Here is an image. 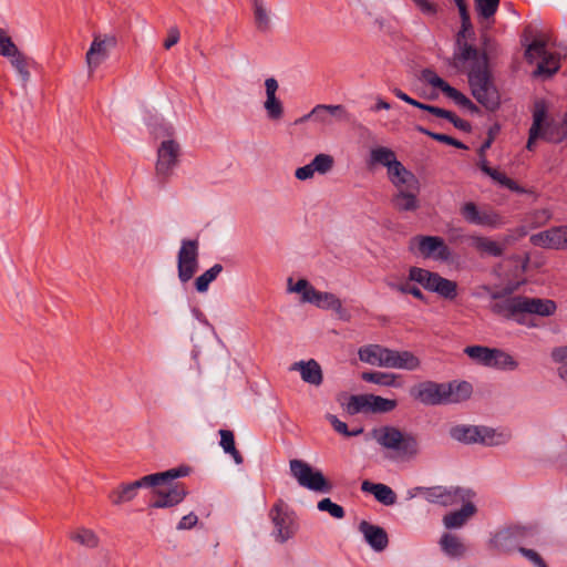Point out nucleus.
Segmentation results:
<instances>
[{
  "mask_svg": "<svg viewBox=\"0 0 567 567\" xmlns=\"http://www.w3.org/2000/svg\"><path fill=\"white\" fill-rule=\"evenodd\" d=\"M473 386L467 381L453 380L435 382L424 380L415 383L409 390L410 396L426 406H437L462 403L471 398Z\"/></svg>",
  "mask_w": 567,
  "mask_h": 567,
  "instance_id": "1",
  "label": "nucleus"
},
{
  "mask_svg": "<svg viewBox=\"0 0 567 567\" xmlns=\"http://www.w3.org/2000/svg\"><path fill=\"white\" fill-rule=\"evenodd\" d=\"M556 308L555 301L550 299L529 298L525 296L509 297L494 302L491 306L493 313L506 319H515L519 323L523 322L518 318L520 315L530 313L549 317L555 313Z\"/></svg>",
  "mask_w": 567,
  "mask_h": 567,
  "instance_id": "2",
  "label": "nucleus"
},
{
  "mask_svg": "<svg viewBox=\"0 0 567 567\" xmlns=\"http://www.w3.org/2000/svg\"><path fill=\"white\" fill-rule=\"evenodd\" d=\"M189 467L179 466L165 472L145 475L137 481L123 483L109 494L113 505H121L135 498L137 491L143 487H158L168 482L188 475Z\"/></svg>",
  "mask_w": 567,
  "mask_h": 567,
  "instance_id": "3",
  "label": "nucleus"
},
{
  "mask_svg": "<svg viewBox=\"0 0 567 567\" xmlns=\"http://www.w3.org/2000/svg\"><path fill=\"white\" fill-rule=\"evenodd\" d=\"M468 84L474 99L487 111L494 112L501 106V95L495 86L489 69L484 64L482 68H471L468 73Z\"/></svg>",
  "mask_w": 567,
  "mask_h": 567,
  "instance_id": "4",
  "label": "nucleus"
},
{
  "mask_svg": "<svg viewBox=\"0 0 567 567\" xmlns=\"http://www.w3.org/2000/svg\"><path fill=\"white\" fill-rule=\"evenodd\" d=\"M373 436L381 446L394 451L399 457L410 460L419 454V441L413 433L386 425L374 430Z\"/></svg>",
  "mask_w": 567,
  "mask_h": 567,
  "instance_id": "5",
  "label": "nucleus"
},
{
  "mask_svg": "<svg viewBox=\"0 0 567 567\" xmlns=\"http://www.w3.org/2000/svg\"><path fill=\"white\" fill-rule=\"evenodd\" d=\"M535 56L539 58L540 61L534 71V75L549 79L559 71L561 59L566 56V48L549 51L544 40H534L525 50V59L533 63Z\"/></svg>",
  "mask_w": 567,
  "mask_h": 567,
  "instance_id": "6",
  "label": "nucleus"
},
{
  "mask_svg": "<svg viewBox=\"0 0 567 567\" xmlns=\"http://www.w3.org/2000/svg\"><path fill=\"white\" fill-rule=\"evenodd\" d=\"M164 131V135L168 138L164 140L159 144L157 148V161L155 165V174L162 185H165L168 182L174 168L179 163V156L182 154L179 143L171 138L174 134V128L168 126Z\"/></svg>",
  "mask_w": 567,
  "mask_h": 567,
  "instance_id": "7",
  "label": "nucleus"
},
{
  "mask_svg": "<svg viewBox=\"0 0 567 567\" xmlns=\"http://www.w3.org/2000/svg\"><path fill=\"white\" fill-rule=\"evenodd\" d=\"M274 529L271 536L279 544H285L293 538L299 529L298 517L284 501L279 499L268 514Z\"/></svg>",
  "mask_w": 567,
  "mask_h": 567,
  "instance_id": "8",
  "label": "nucleus"
},
{
  "mask_svg": "<svg viewBox=\"0 0 567 567\" xmlns=\"http://www.w3.org/2000/svg\"><path fill=\"white\" fill-rule=\"evenodd\" d=\"M409 250L424 259H434L441 262L453 260L451 248L440 236L416 235L410 239Z\"/></svg>",
  "mask_w": 567,
  "mask_h": 567,
  "instance_id": "9",
  "label": "nucleus"
},
{
  "mask_svg": "<svg viewBox=\"0 0 567 567\" xmlns=\"http://www.w3.org/2000/svg\"><path fill=\"white\" fill-rule=\"evenodd\" d=\"M289 466L291 475L300 486L319 493L332 491V483L324 477L321 471L313 468L309 463L295 458L289 462Z\"/></svg>",
  "mask_w": 567,
  "mask_h": 567,
  "instance_id": "10",
  "label": "nucleus"
},
{
  "mask_svg": "<svg viewBox=\"0 0 567 567\" xmlns=\"http://www.w3.org/2000/svg\"><path fill=\"white\" fill-rule=\"evenodd\" d=\"M450 436L464 444L480 443L483 445H498L504 442V435L494 429L477 425H455L450 429Z\"/></svg>",
  "mask_w": 567,
  "mask_h": 567,
  "instance_id": "11",
  "label": "nucleus"
},
{
  "mask_svg": "<svg viewBox=\"0 0 567 567\" xmlns=\"http://www.w3.org/2000/svg\"><path fill=\"white\" fill-rule=\"evenodd\" d=\"M199 243L197 239H183L177 254V274L182 284L188 282L199 267Z\"/></svg>",
  "mask_w": 567,
  "mask_h": 567,
  "instance_id": "12",
  "label": "nucleus"
},
{
  "mask_svg": "<svg viewBox=\"0 0 567 567\" xmlns=\"http://www.w3.org/2000/svg\"><path fill=\"white\" fill-rule=\"evenodd\" d=\"M398 405L395 400L385 399L379 395L364 394L351 395L347 409L350 414L359 412L386 413L393 411Z\"/></svg>",
  "mask_w": 567,
  "mask_h": 567,
  "instance_id": "13",
  "label": "nucleus"
},
{
  "mask_svg": "<svg viewBox=\"0 0 567 567\" xmlns=\"http://www.w3.org/2000/svg\"><path fill=\"white\" fill-rule=\"evenodd\" d=\"M420 491L426 501L442 506L455 505L468 497V492L461 487L433 486L421 487Z\"/></svg>",
  "mask_w": 567,
  "mask_h": 567,
  "instance_id": "14",
  "label": "nucleus"
},
{
  "mask_svg": "<svg viewBox=\"0 0 567 567\" xmlns=\"http://www.w3.org/2000/svg\"><path fill=\"white\" fill-rule=\"evenodd\" d=\"M305 302L312 303L321 309L332 310L341 320H350V313L343 308L341 300L332 292L319 291L311 288L305 293Z\"/></svg>",
  "mask_w": 567,
  "mask_h": 567,
  "instance_id": "15",
  "label": "nucleus"
},
{
  "mask_svg": "<svg viewBox=\"0 0 567 567\" xmlns=\"http://www.w3.org/2000/svg\"><path fill=\"white\" fill-rule=\"evenodd\" d=\"M116 38L113 35L101 38L95 35L85 54L89 73L92 74L102 62L109 58V50L116 47Z\"/></svg>",
  "mask_w": 567,
  "mask_h": 567,
  "instance_id": "16",
  "label": "nucleus"
},
{
  "mask_svg": "<svg viewBox=\"0 0 567 567\" xmlns=\"http://www.w3.org/2000/svg\"><path fill=\"white\" fill-rule=\"evenodd\" d=\"M532 245L545 249L563 250L565 247V227L555 226L529 237Z\"/></svg>",
  "mask_w": 567,
  "mask_h": 567,
  "instance_id": "17",
  "label": "nucleus"
},
{
  "mask_svg": "<svg viewBox=\"0 0 567 567\" xmlns=\"http://www.w3.org/2000/svg\"><path fill=\"white\" fill-rule=\"evenodd\" d=\"M421 79L433 87L440 89L447 97L453 100L455 104L464 107L468 97L462 92L451 86L446 81L440 78L433 70L424 69L421 72Z\"/></svg>",
  "mask_w": 567,
  "mask_h": 567,
  "instance_id": "18",
  "label": "nucleus"
},
{
  "mask_svg": "<svg viewBox=\"0 0 567 567\" xmlns=\"http://www.w3.org/2000/svg\"><path fill=\"white\" fill-rule=\"evenodd\" d=\"M393 350L380 344H368L359 349V359L368 364L390 368Z\"/></svg>",
  "mask_w": 567,
  "mask_h": 567,
  "instance_id": "19",
  "label": "nucleus"
},
{
  "mask_svg": "<svg viewBox=\"0 0 567 567\" xmlns=\"http://www.w3.org/2000/svg\"><path fill=\"white\" fill-rule=\"evenodd\" d=\"M462 217L472 225L496 227L499 221L497 214L481 212L475 203L467 202L461 208Z\"/></svg>",
  "mask_w": 567,
  "mask_h": 567,
  "instance_id": "20",
  "label": "nucleus"
},
{
  "mask_svg": "<svg viewBox=\"0 0 567 567\" xmlns=\"http://www.w3.org/2000/svg\"><path fill=\"white\" fill-rule=\"evenodd\" d=\"M419 183L416 187H404L396 189V193L392 195L391 204L393 208L400 213L415 212L419 207Z\"/></svg>",
  "mask_w": 567,
  "mask_h": 567,
  "instance_id": "21",
  "label": "nucleus"
},
{
  "mask_svg": "<svg viewBox=\"0 0 567 567\" xmlns=\"http://www.w3.org/2000/svg\"><path fill=\"white\" fill-rule=\"evenodd\" d=\"M425 290L435 292L444 299L454 300L457 297V282L442 277L439 272L431 271Z\"/></svg>",
  "mask_w": 567,
  "mask_h": 567,
  "instance_id": "22",
  "label": "nucleus"
},
{
  "mask_svg": "<svg viewBox=\"0 0 567 567\" xmlns=\"http://www.w3.org/2000/svg\"><path fill=\"white\" fill-rule=\"evenodd\" d=\"M156 498L150 504L152 508L173 507L179 504L187 495L184 484H174L167 492L156 491Z\"/></svg>",
  "mask_w": 567,
  "mask_h": 567,
  "instance_id": "23",
  "label": "nucleus"
},
{
  "mask_svg": "<svg viewBox=\"0 0 567 567\" xmlns=\"http://www.w3.org/2000/svg\"><path fill=\"white\" fill-rule=\"evenodd\" d=\"M359 530L363 534L367 543L375 550L382 551L389 544L386 532L377 525H372L367 520H362L359 525Z\"/></svg>",
  "mask_w": 567,
  "mask_h": 567,
  "instance_id": "24",
  "label": "nucleus"
},
{
  "mask_svg": "<svg viewBox=\"0 0 567 567\" xmlns=\"http://www.w3.org/2000/svg\"><path fill=\"white\" fill-rule=\"evenodd\" d=\"M455 51L453 53L451 65L460 70L464 63L471 62V68H474L481 60L480 50L467 42H455Z\"/></svg>",
  "mask_w": 567,
  "mask_h": 567,
  "instance_id": "25",
  "label": "nucleus"
},
{
  "mask_svg": "<svg viewBox=\"0 0 567 567\" xmlns=\"http://www.w3.org/2000/svg\"><path fill=\"white\" fill-rule=\"evenodd\" d=\"M388 177L392 185L399 189L404 187H416L417 178L398 161L388 168Z\"/></svg>",
  "mask_w": 567,
  "mask_h": 567,
  "instance_id": "26",
  "label": "nucleus"
},
{
  "mask_svg": "<svg viewBox=\"0 0 567 567\" xmlns=\"http://www.w3.org/2000/svg\"><path fill=\"white\" fill-rule=\"evenodd\" d=\"M477 165L484 174L489 176L493 181H495L499 185H502L517 194L526 193V189L524 187L519 186L514 179L507 177L504 173L499 172L498 169L492 168L488 165L487 159L485 158V154H483V156L480 155V161H478Z\"/></svg>",
  "mask_w": 567,
  "mask_h": 567,
  "instance_id": "27",
  "label": "nucleus"
},
{
  "mask_svg": "<svg viewBox=\"0 0 567 567\" xmlns=\"http://www.w3.org/2000/svg\"><path fill=\"white\" fill-rule=\"evenodd\" d=\"M290 370L299 371L301 379L309 384L318 386L323 381L321 367L313 359L295 362Z\"/></svg>",
  "mask_w": 567,
  "mask_h": 567,
  "instance_id": "28",
  "label": "nucleus"
},
{
  "mask_svg": "<svg viewBox=\"0 0 567 567\" xmlns=\"http://www.w3.org/2000/svg\"><path fill=\"white\" fill-rule=\"evenodd\" d=\"M361 489L363 492L371 493L379 503L385 506H391L396 503V494L390 486L385 484L363 481L361 484Z\"/></svg>",
  "mask_w": 567,
  "mask_h": 567,
  "instance_id": "29",
  "label": "nucleus"
},
{
  "mask_svg": "<svg viewBox=\"0 0 567 567\" xmlns=\"http://www.w3.org/2000/svg\"><path fill=\"white\" fill-rule=\"evenodd\" d=\"M11 66L16 70L23 86L28 84L31 78L30 66L33 60L22 53L19 49L12 52V55L7 58Z\"/></svg>",
  "mask_w": 567,
  "mask_h": 567,
  "instance_id": "30",
  "label": "nucleus"
},
{
  "mask_svg": "<svg viewBox=\"0 0 567 567\" xmlns=\"http://www.w3.org/2000/svg\"><path fill=\"white\" fill-rule=\"evenodd\" d=\"M476 507L473 503H465L461 509L446 514L443 518V523L446 528H457L465 524V522L474 515Z\"/></svg>",
  "mask_w": 567,
  "mask_h": 567,
  "instance_id": "31",
  "label": "nucleus"
},
{
  "mask_svg": "<svg viewBox=\"0 0 567 567\" xmlns=\"http://www.w3.org/2000/svg\"><path fill=\"white\" fill-rule=\"evenodd\" d=\"M421 365L420 359L411 351H396L393 350L390 368L391 369H404L413 371L419 369Z\"/></svg>",
  "mask_w": 567,
  "mask_h": 567,
  "instance_id": "32",
  "label": "nucleus"
},
{
  "mask_svg": "<svg viewBox=\"0 0 567 567\" xmlns=\"http://www.w3.org/2000/svg\"><path fill=\"white\" fill-rule=\"evenodd\" d=\"M481 60L480 62L476 63L475 68H482V65L484 64V66L488 69L489 58L496 56L499 53V44L491 35H488L487 33H483L481 35Z\"/></svg>",
  "mask_w": 567,
  "mask_h": 567,
  "instance_id": "33",
  "label": "nucleus"
},
{
  "mask_svg": "<svg viewBox=\"0 0 567 567\" xmlns=\"http://www.w3.org/2000/svg\"><path fill=\"white\" fill-rule=\"evenodd\" d=\"M251 8L256 29L259 32H268L271 29V18L266 1L255 3Z\"/></svg>",
  "mask_w": 567,
  "mask_h": 567,
  "instance_id": "34",
  "label": "nucleus"
},
{
  "mask_svg": "<svg viewBox=\"0 0 567 567\" xmlns=\"http://www.w3.org/2000/svg\"><path fill=\"white\" fill-rule=\"evenodd\" d=\"M496 349H491L483 346H468L464 352L473 360L481 364L491 367L493 359H495Z\"/></svg>",
  "mask_w": 567,
  "mask_h": 567,
  "instance_id": "35",
  "label": "nucleus"
},
{
  "mask_svg": "<svg viewBox=\"0 0 567 567\" xmlns=\"http://www.w3.org/2000/svg\"><path fill=\"white\" fill-rule=\"evenodd\" d=\"M220 446L226 454L231 455L234 462L238 465L244 463V457L240 452L236 449L235 436L230 430H219Z\"/></svg>",
  "mask_w": 567,
  "mask_h": 567,
  "instance_id": "36",
  "label": "nucleus"
},
{
  "mask_svg": "<svg viewBox=\"0 0 567 567\" xmlns=\"http://www.w3.org/2000/svg\"><path fill=\"white\" fill-rule=\"evenodd\" d=\"M370 162L371 164H380L388 169L390 166H392V163L398 162V158L391 148L385 146H378L371 150Z\"/></svg>",
  "mask_w": 567,
  "mask_h": 567,
  "instance_id": "37",
  "label": "nucleus"
},
{
  "mask_svg": "<svg viewBox=\"0 0 567 567\" xmlns=\"http://www.w3.org/2000/svg\"><path fill=\"white\" fill-rule=\"evenodd\" d=\"M473 244L478 251L488 256L501 257L504 254V247H502L497 241H494L487 237H474Z\"/></svg>",
  "mask_w": 567,
  "mask_h": 567,
  "instance_id": "38",
  "label": "nucleus"
},
{
  "mask_svg": "<svg viewBox=\"0 0 567 567\" xmlns=\"http://www.w3.org/2000/svg\"><path fill=\"white\" fill-rule=\"evenodd\" d=\"M221 271L223 266L220 264H215L213 267L207 269L195 279V289L200 293L206 292L209 288V285L218 277Z\"/></svg>",
  "mask_w": 567,
  "mask_h": 567,
  "instance_id": "39",
  "label": "nucleus"
},
{
  "mask_svg": "<svg viewBox=\"0 0 567 567\" xmlns=\"http://www.w3.org/2000/svg\"><path fill=\"white\" fill-rule=\"evenodd\" d=\"M70 539L87 548H96L99 546L97 535L89 528H78L70 534Z\"/></svg>",
  "mask_w": 567,
  "mask_h": 567,
  "instance_id": "40",
  "label": "nucleus"
},
{
  "mask_svg": "<svg viewBox=\"0 0 567 567\" xmlns=\"http://www.w3.org/2000/svg\"><path fill=\"white\" fill-rule=\"evenodd\" d=\"M442 549L452 557H461L465 553V547L458 537L452 534H444L440 542Z\"/></svg>",
  "mask_w": 567,
  "mask_h": 567,
  "instance_id": "41",
  "label": "nucleus"
},
{
  "mask_svg": "<svg viewBox=\"0 0 567 567\" xmlns=\"http://www.w3.org/2000/svg\"><path fill=\"white\" fill-rule=\"evenodd\" d=\"M361 379L369 383H374L383 386H395L396 377L393 373L381 371L362 372Z\"/></svg>",
  "mask_w": 567,
  "mask_h": 567,
  "instance_id": "42",
  "label": "nucleus"
},
{
  "mask_svg": "<svg viewBox=\"0 0 567 567\" xmlns=\"http://www.w3.org/2000/svg\"><path fill=\"white\" fill-rule=\"evenodd\" d=\"M320 112H328L329 115L334 116L337 120L342 122H350L351 115L347 111V109L341 105H326V104H318L312 109V114H318Z\"/></svg>",
  "mask_w": 567,
  "mask_h": 567,
  "instance_id": "43",
  "label": "nucleus"
},
{
  "mask_svg": "<svg viewBox=\"0 0 567 567\" xmlns=\"http://www.w3.org/2000/svg\"><path fill=\"white\" fill-rule=\"evenodd\" d=\"M415 128L417 132L433 138L434 141L454 146L460 150H467V146L464 143H462L461 141H458L450 135L442 134V133H435V132H432V131H430L423 126H420V125L416 126Z\"/></svg>",
  "mask_w": 567,
  "mask_h": 567,
  "instance_id": "44",
  "label": "nucleus"
},
{
  "mask_svg": "<svg viewBox=\"0 0 567 567\" xmlns=\"http://www.w3.org/2000/svg\"><path fill=\"white\" fill-rule=\"evenodd\" d=\"M491 367L512 371L517 369L518 362L511 354L496 349L495 359H493Z\"/></svg>",
  "mask_w": 567,
  "mask_h": 567,
  "instance_id": "45",
  "label": "nucleus"
},
{
  "mask_svg": "<svg viewBox=\"0 0 567 567\" xmlns=\"http://www.w3.org/2000/svg\"><path fill=\"white\" fill-rule=\"evenodd\" d=\"M436 117H442L451 122L456 128L460 131H463L465 133H470L472 131V125L470 122L460 118L455 113L452 111H447L445 109L439 107L436 114Z\"/></svg>",
  "mask_w": 567,
  "mask_h": 567,
  "instance_id": "46",
  "label": "nucleus"
},
{
  "mask_svg": "<svg viewBox=\"0 0 567 567\" xmlns=\"http://www.w3.org/2000/svg\"><path fill=\"white\" fill-rule=\"evenodd\" d=\"M333 157L329 154H318L315 156V158L311 161V166L315 171V173L318 174H327L330 172L333 167Z\"/></svg>",
  "mask_w": 567,
  "mask_h": 567,
  "instance_id": "47",
  "label": "nucleus"
},
{
  "mask_svg": "<svg viewBox=\"0 0 567 567\" xmlns=\"http://www.w3.org/2000/svg\"><path fill=\"white\" fill-rule=\"evenodd\" d=\"M547 117V107L543 102H537L533 112V124L529 130L537 132H546V128L543 127V123Z\"/></svg>",
  "mask_w": 567,
  "mask_h": 567,
  "instance_id": "48",
  "label": "nucleus"
},
{
  "mask_svg": "<svg viewBox=\"0 0 567 567\" xmlns=\"http://www.w3.org/2000/svg\"><path fill=\"white\" fill-rule=\"evenodd\" d=\"M317 507L319 511L327 512L337 519H342L346 516L343 507L333 503L330 498H322L318 502Z\"/></svg>",
  "mask_w": 567,
  "mask_h": 567,
  "instance_id": "49",
  "label": "nucleus"
},
{
  "mask_svg": "<svg viewBox=\"0 0 567 567\" xmlns=\"http://www.w3.org/2000/svg\"><path fill=\"white\" fill-rule=\"evenodd\" d=\"M265 110L270 120H279L284 114L282 103L277 99V96H268L265 101Z\"/></svg>",
  "mask_w": 567,
  "mask_h": 567,
  "instance_id": "50",
  "label": "nucleus"
},
{
  "mask_svg": "<svg viewBox=\"0 0 567 567\" xmlns=\"http://www.w3.org/2000/svg\"><path fill=\"white\" fill-rule=\"evenodd\" d=\"M499 6V0H475V7L480 16L485 19L492 18Z\"/></svg>",
  "mask_w": 567,
  "mask_h": 567,
  "instance_id": "51",
  "label": "nucleus"
},
{
  "mask_svg": "<svg viewBox=\"0 0 567 567\" xmlns=\"http://www.w3.org/2000/svg\"><path fill=\"white\" fill-rule=\"evenodd\" d=\"M431 278V270L412 266L409 269L408 279L409 281H414L419 285H421L424 289L426 288V284L429 279Z\"/></svg>",
  "mask_w": 567,
  "mask_h": 567,
  "instance_id": "52",
  "label": "nucleus"
},
{
  "mask_svg": "<svg viewBox=\"0 0 567 567\" xmlns=\"http://www.w3.org/2000/svg\"><path fill=\"white\" fill-rule=\"evenodd\" d=\"M327 419L329 420L330 424L332 425L333 430L344 436H357L359 434H361L363 432V429L360 427V429H357V430H353V431H349L348 430V425L340 421L336 415L333 414H328L327 415Z\"/></svg>",
  "mask_w": 567,
  "mask_h": 567,
  "instance_id": "53",
  "label": "nucleus"
},
{
  "mask_svg": "<svg viewBox=\"0 0 567 567\" xmlns=\"http://www.w3.org/2000/svg\"><path fill=\"white\" fill-rule=\"evenodd\" d=\"M18 47L14 44L12 39L8 35V33L0 28V55L8 58L12 55Z\"/></svg>",
  "mask_w": 567,
  "mask_h": 567,
  "instance_id": "54",
  "label": "nucleus"
},
{
  "mask_svg": "<svg viewBox=\"0 0 567 567\" xmlns=\"http://www.w3.org/2000/svg\"><path fill=\"white\" fill-rule=\"evenodd\" d=\"M460 17H461V30L456 34V40H455L456 43L466 42L465 41L466 35L473 33V27L471 23L470 13L466 14V19H465V16H460Z\"/></svg>",
  "mask_w": 567,
  "mask_h": 567,
  "instance_id": "55",
  "label": "nucleus"
},
{
  "mask_svg": "<svg viewBox=\"0 0 567 567\" xmlns=\"http://www.w3.org/2000/svg\"><path fill=\"white\" fill-rule=\"evenodd\" d=\"M501 126L498 124H494L488 128L487 138L482 143L478 155L483 156L485 152L492 146L496 135L499 133Z\"/></svg>",
  "mask_w": 567,
  "mask_h": 567,
  "instance_id": "56",
  "label": "nucleus"
},
{
  "mask_svg": "<svg viewBox=\"0 0 567 567\" xmlns=\"http://www.w3.org/2000/svg\"><path fill=\"white\" fill-rule=\"evenodd\" d=\"M179 39H181L179 29L176 25L171 27L167 31V37L164 40L163 47L166 50H169L171 48H173L175 44L178 43Z\"/></svg>",
  "mask_w": 567,
  "mask_h": 567,
  "instance_id": "57",
  "label": "nucleus"
},
{
  "mask_svg": "<svg viewBox=\"0 0 567 567\" xmlns=\"http://www.w3.org/2000/svg\"><path fill=\"white\" fill-rule=\"evenodd\" d=\"M414 4L427 16H434L437 12V6L429 0H412Z\"/></svg>",
  "mask_w": 567,
  "mask_h": 567,
  "instance_id": "58",
  "label": "nucleus"
},
{
  "mask_svg": "<svg viewBox=\"0 0 567 567\" xmlns=\"http://www.w3.org/2000/svg\"><path fill=\"white\" fill-rule=\"evenodd\" d=\"M518 551L526 557L528 560H530L536 567L543 565L544 559L540 557V555L535 551L534 549H528L525 547H519Z\"/></svg>",
  "mask_w": 567,
  "mask_h": 567,
  "instance_id": "59",
  "label": "nucleus"
},
{
  "mask_svg": "<svg viewBox=\"0 0 567 567\" xmlns=\"http://www.w3.org/2000/svg\"><path fill=\"white\" fill-rule=\"evenodd\" d=\"M527 234H528L527 227L519 226L516 229H514L512 234L504 237V244L509 245V244L525 237Z\"/></svg>",
  "mask_w": 567,
  "mask_h": 567,
  "instance_id": "60",
  "label": "nucleus"
},
{
  "mask_svg": "<svg viewBox=\"0 0 567 567\" xmlns=\"http://www.w3.org/2000/svg\"><path fill=\"white\" fill-rule=\"evenodd\" d=\"M198 522V518L197 516L194 514V513H189L185 516L182 517V519L179 520L178 525H177V529H189L192 527H194Z\"/></svg>",
  "mask_w": 567,
  "mask_h": 567,
  "instance_id": "61",
  "label": "nucleus"
},
{
  "mask_svg": "<svg viewBox=\"0 0 567 567\" xmlns=\"http://www.w3.org/2000/svg\"><path fill=\"white\" fill-rule=\"evenodd\" d=\"M313 175H315V171L310 163L305 166L298 167L295 172V176L299 181H306V179L312 178Z\"/></svg>",
  "mask_w": 567,
  "mask_h": 567,
  "instance_id": "62",
  "label": "nucleus"
},
{
  "mask_svg": "<svg viewBox=\"0 0 567 567\" xmlns=\"http://www.w3.org/2000/svg\"><path fill=\"white\" fill-rule=\"evenodd\" d=\"M551 359L557 363H567V346L554 348Z\"/></svg>",
  "mask_w": 567,
  "mask_h": 567,
  "instance_id": "63",
  "label": "nucleus"
},
{
  "mask_svg": "<svg viewBox=\"0 0 567 567\" xmlns=\"http://www.w3.org/2000/svg\"><path fill=\"white\" fill-rule=\"evenodd\" d=\"M408 104L412 105V106H415L420 110H423V111H426L431 114H433L435 116L437 110H439V106H434V105H430V104H425V103H422L415 99H412L410 96L409 101L406 102Z\"/></svg>",
  "mask_w": 567,
  "mask_h": 567,
  "instance_id": "64",
  "label": "nucleus"
}]
</instances>
